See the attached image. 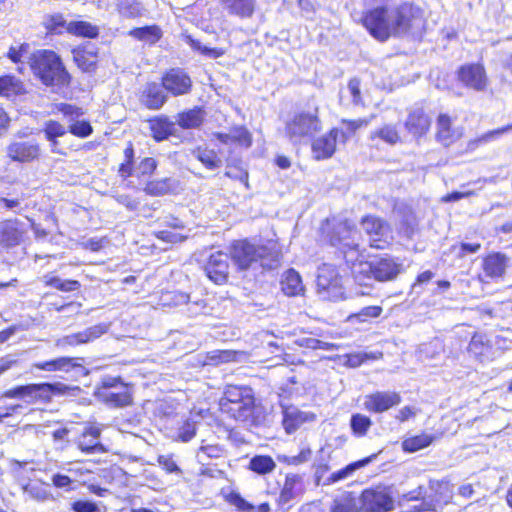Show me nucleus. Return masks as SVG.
<instances>
[{
  "mask_svg": "<svg viewBox=\"0 0 512 512\" xmlns=\"http://www.w3.org/2000/svg\"><path fill=\"white\" fill-rule=\"evenodd\" d=\"M230 258L231 256L222 251H215L207 258L204 264V271L207 277L215 284L221 285L227 282Z\"/></svg>",
  "mask_w": 512,
  "mask_h": 512,
  "instance_id": "nucleus-10",
  "label": "nucleus"
},
{
  "mask_svg": "<svg viewBox=\"0 0 512 512\" xmlns=\"http://www.w3.org/2000/svg\"><path fill=\"white\" fill-rule=\"evenodd\" d=\"M229 14L249 18L255 10L256 0H220Z\"/></svg>",
  "mask_w": 512,
  "mask_h": 512,
  "instance_id": "nucleus-29",
  "label": "nucleus"
},
{
  "mask_svg": "<svg viewBox=\"0 0 512 512\" xmlns=\"http://www.w3.org/2000/svg\"><path fill=\"white\" fill-rule=\"evenodd\" d=\"M196 435V427L194 422L186 421L179 429L178 438L182 442L190 441Z\"/></svg>",
  "mask_w": 512,
  "mask_h": 512,
  "instance_id": "nucleus-57",
  "label": "nucleus"
},
{
  "mask_svg": "<svg viewBox=\"0 0 512 512\" xmlns=\"http://www.w3.org/2000/svg\"><path fill=\"white\" fill-rule=\"evenodd\" d=\"M223 453L222 448L219 445H202L199 448L197 457L199 461H204L205 458H219Z\"/></svg>",
  "mask_w": 512,
  "mask_h": 512,
  "instance_id": "nucleus-52",
  "label": "nucleus"
},
{
  "mask_svg": "<svg viewBox=\"0 0 512 512\" xmlns=\"http://www.w3.org/2000/svg\"><path fill=\"white\" fill-rule=\"evenodd\" d=\"M6 155L13 162L30 163L40 158L41 147L35 141L14 140L7 145Z\"/></svg>",
  "mask_w": 512,
  "mask_h": 512,
  "instance_id": "nucleus-11",
  "label": "nucleus"
},
{
  "mask_svg": "<svg viewBox=\"0 0 512 512\" xmlns=\"http://www.w3.org/2000/svg\"><path fill=\"white\" fill-rule=\"evenodd\" d=\"M376 457V455H372L369 457H366L362 460L353 462L349 465H347L345 468H342L338 470L337 472H334L330 475L329 481L334 483L343 479H346L349 477L352 473H354L356 470L368 465L372 460Z\"/></svg>",
  "mask_w": 512,
  "mask_h": 512,
  "instance_id": "nucleus-41",
  "label": "nucleus"
},
{
  "mask_svg": "<svg viewBox=\"0 0 512 512\" xmlns=\"http://www.w3.org/2000/svg\"><path fill=\"white\" fill-rule=\"evenodd\" d=\"M312 451L309 447H303L299 454L287 457V463L290 465H299L310 460Z\"/></svg>",
  "mask_w": 512,
  "mask_h": 512,
  "instance_id": "nucleus-61",
  "label": "nucleus"
},
{
  "mask_svg": "<svg viewBox=\"0 0 512 512\" xmlns=\"http://www.w3.org/2000/svg\"><path fill=\"white\" fill-rule=\"evenodd\" d=\"M128 34L137 40L149 44L156 43L162 37L161 29L156 25L134 28Z\"/></svg>",
  "mask_w": 512,
  "mask_h": 512,
  "instance_id": "nucleus-37",
  "label": "nucleus"
},
{
  "mask_svg": "<svg viewBox=\"0 0 512 512\" xmlns=\"http://www.w3.org/2000/svg\"><path fill=\"white\" fill-rule=\"evenodd\" d=\"M204 116L200 109H191L177 116V123L184 129L198 128L203 122Z\"/></svg>",
  "mask_w": 512,
  "mask_h": 512,
  "instance_id": "nucleus-38",
  "label": "nucleus"
},
{
  "mask_svg": "<svg viewBox=\"0 0 512 512\" xmlns=\"http://www.w3.org/2000/svg\"><path fill=\"white\" fill-rule=\"evenodd\" d=\"M431 120L421 108L413 109L409 112L405 121V127L409 133L415 137H420L429 130Z\"/></svg>",
  "mask_w": 512,
  "mask_h": 512,
  "instance_id": "nucleus-22",
  "label": "nucleus"
},
{
  "mask_svg": "<svg viewBox=\"0 0 512 512\" xmlns=\"http://www.w3.org/2000/svg\"><path fill=\"white\" fill-rule=\"evenodd\" d=\"M125 161L120 165L118 173L122 178H127L132 175V163L134 158V149L132 144L124 150Z\"/></svg>",
  "mask_w": 512,
  "mask_h": 512,
  "instance_id": "nucleus-51",
  "label": "nucleus"
},
{
  "mask_svg": "<svg viewBox=\"0 0 512 512\" xmlns=\"http://www.w3.org/2000/svg\"><path fill=\"white\" fill-rule=\"evenodd\" d=\"M225 175L231 179L239 180L248 187V172L237 166H227Z\"/></svg>",
  "mask_w": 512,
  "mask_h": 512,
  "instance_id": "nucleus-54",
  "label": "nucleus"
},
{
  "mask_svg": "<svg viewBox=\"0 0 512 512\" xmlns=\"http://www.w3.org/2000/svg\"><path fill=\"white\" fill-rule=\"evenodd\" d=\"M316 420V414L310 411H302L295 406L283 408L282 425L286 433L292 434L303 424Z\"/></svg>",
  "mask_w": 512,
  "mask_h": 512,
  "instance_id": "nucleus-19",
  "label": "nucleus"
},
{
  "mask_svg": "<svg viewBox=\"0 0 512 512\" xmlns=\"http://www.w3.org/2000/svg\"><path fill=\"white\" fill-rule=\"evenodd\" d=\"M362 229L369 236L370 246L384 249L391 239L390 225L375 216H366L361 221Z\"/></svg>",
  "mask_w": 512,
  "mask_h": 512,
  "instance_id": "nucleus-8",
  "label": "nucleus"
},
{
  "mask_svg": "<svg viewBox=\"0 0 512 512\" xmlns=\"http://www.w3.org/2000/svg\"><path fill=\"white\" fill-rule=\"evenodd\" d=\"M374 279L380 282L390 281L397 277L401 271V264L392 258L373 260Z\"/></svg>",
  "mask_w": 512,
  "mask_h": 512,
  "instance_id": "nucleus-24",
  "label": "nucleus"
},
{
  "mask_svg": "<svg viewBox=\"0 0 512 512\" xmlns=\"http://www.w3.org/2000/svg\"><path fill=\"white\" fill-rule=\"evenodd\" d=\"M330 512H360L358 501L353 492H343L334 498Z\"/></svg>",
  "mask_w": 512,
  "mask_h": 512,
  "instance_id": "nucleus-33",
  "label": "nucleus"
},
{
  "mask_svg": "<svg viewBox=\"0 0 512 512\" xmlns=\"http://www.w3.org/2000/svg\"><path fill=\"white\" fill-rule=\"evenodd\" d=\"M320 130L321 121L318 116V108L294 114L285 125V135L293 144L301 143Z\"/></svg>",
  "mask_w": 512,
  "mask_h": 512,
  "instance_id": "nucleus-5",
  "label": "nucleus"
},
{
  "mask_svg": "<svg viewBox=\"0 0 512 512\" xmlns=\"http://www.w3.org/2000/svg\"><path fill=\"white\" fill-rule=\"evenodd\" d=\"M157 167V162L154 158H144L137 167L139 175H151Z\"/></svg>",
  "mask_w": 512,
  "mask_h": 512,
  "instance_id": "nucleus-64",
  "label": "nucleus"
},
{
  "mask_svg": "<svg viewBox=\"0 0 512 512\" xmlns=\"http://www.w3.org/2000/svg\"><path fill=\"white\" fill-rule=\"evenodd\" d=\"M141 103L151 110L160 109L167 100L162 87L157 83H148L142 92Z\"/></svg>",
  "mask_w": 512,
  "mask_h": 512,
  "instance_id": "nucleus-25",
  "label": "nucleus"
},
{
  "mask_svg": "<svg viewBox=\"0 0 512 512\" xmlns=\"http://www.w3.org/2000/svg\"><path fill=\"white\" fill-rule=\"evenodd\" d=\"M401 396L394 391H377L365 396L364 408L370 412L383 413L400 404Z\"/></svg>",
  "mask_w": 512,
  "mask_h": 512,
  "instance_id": "nucleus-14",
  "label": "nucleus"
},
{
  "mask_svg": "<svg viewBox=\"0 0 512 512\" xmlns=\"http://www.w3.org/2000/svg\"><path fill=\"white\" fill-rule=\"evenodd\" d=\"M101 429L95 425L86 426L77 441L78 448L86 454H101L107 449L99 441Z\"/></svg>",
  "mask_w": 512,
  "mask_h": 512,
  "instance_id": "nucleus-20",
  "label": "nucleus"
},
{
  "mask_svg": "<svg viewBox=\"0 0 512 512\" xmlns=\"http://www.w3.org/2000/svg\"><path fill=\"white\" fill-rule=\"evenodd\" d=\"M56 368L57 371L68 372L73 368L81 367V364L76 362L75 358L70 357H60L56 359Z\"/></svg>",
  "mask_w": 512,
  "mask_h": 512,
  "instance_id": "nucleus-63",
  "label": "nucleus"
},
{
  "mask_svg": "<svg viewBox=\"0 0 512 512\" xmlns=\"http://www.w3.org/2000/svg\"><path fill=\"white\" fill-rule=\"evenodd\" d=\"M421 17V11L410 3L392 7H378L369 11L363 24L370 34L379 41L399 37L408 33Z\"/></svg>",
  "mask_w": 512,
  "mask_h": 512,
  "instance_id": "nucleus-1",
  "label": "nucleus"
},
{
  "mask_svg": "<svg viewBox=\"0 0 512 512\" xmlns=\"http://www.w3.org/2000/svg\"><path fill=\"white\" fill-rule=\"evenodd\" d=\"M43 132L47 140H52L54 138L64 136L67 132V129L61 123L54 120H49L45 122Z\"/></svg>",
  "mask_w": 512,
  "mask_h": 512,
  "instance_id": "nucleus-50",
  "label": "nucleus"
},
{
  "mask_svg": "<svg viewBox=\"0 0 512 512\" xmlns=\"http://www.w3.org/2000/svg\"><path fill=\"white\" fill-rule=\"evenodd\" d=\"M193 157L199 160L207 169L215 170L222 166V160L217 152L206 146H198L191 151Z\"/></svg>",
  "mask_w": 512,
  "mask_h": 512,
  "instance_id": "nucleus-31",
  "label": "nucleus"
},
{
  "mask_svg": "<svg viewBox=\"0 0 512 512\" xmlns=\"http://www.w3.org/2000/svg\"><path fill=\"white\" fill-rule=\"evenodd\" d=\"M371 426L372 421L368 416L359 413L352 415L350 427L357 437L365 436Z\"/></svg>",
  "mask_w": 512,
  "mask_h": 512,
  "instance_id": "nucleus-45",
  "label": "nucleus"
},
{
  "mask_svg": "<svg viewBox=\"0 0 512 512\" xmlns=\"http://www.w3.org/2000/svg\"><path fill=\"white\" fill-rule=\"evenodd\" d=\"M150 130L156 141H162L175 133V123L167 117H157L150 120Z\"/></svg>",
  "mask_w": 512,
  "mask_h": 512,
  "instance_id": "nucleus-30",
  "label": "nucleus"
},
{
  "mask_svg": "<svg viewBox=\"0 0 512 512\" xmlns=\"http://www.w3.org/2000/svg\"><path fill=\"white\" fill-rule=\"evenodd\" d=\"M369 139L371 141L380 139L386 144L394 146L401 141V136L395 124H384L380 128L373 130L369 135Z\"/></svg>",
  "mask_w": 512,
  "mask_h": 512,
  "instance_id": "nucleus-34",
  "label": "nucleus"
},
{
  "mask_svg": "<svg viewBox=\"0 0 512 512\" xmlns=\"http://www.w3.org/2000/svg\"><path fill=\"white\" fill-rule=\"evenodd\" d=\"M248 467L257 474L265 475L275 470L276 463L270 456L256 455L251 458Z\"/></svg>",
  "mask_w": 512,
  "mask_h": 512,
  "instance_id": "nucleus-39",
  "label": "nucleus"
},
{
  "mask_svg": "<svg viewBox=\"0 0 512 512\" xmlns=\"http://www.w3.org/2000/svg\"><path fill=\"white\" fill-rule=\"evenodd\" d=\"M99 396L103 402L112 407H125L132 403V395L124 386L118 392L102 390L99 392Z\"/></svg>",
  "mask_w": 512,
  "mask_h": 512,
  "instance_id": "nucleus-32",
  "label": "nucleus"
},
{
  "mask_svg": "<svg viewBox=\"0 0 512 512\" xmlns=\"http://www.w3.org/2000/svg\"><path fill=\"white\" fill-rule=\"evenodd\" d=\"M228 502L235 507H237L241 511L250 512L254 510V506L248 503L244 498L240 496L238 493H230L227 497Z\"/></svg>",
  "mask_w": 512,
  "mask_h": 512,
  "instance_id": "nucleus-55",
  "label": "nucleus"
},
{
  "mask_svg": "<svg viewBox=\"0 0 512 512\" xmlns=\"http://www.w3.org/2000/svg\"><path fill=\"white\" fill-rule=\"evenodd\" d=\"M162 86L174 96L184 95L192 88L191 78L181 69H171L162 78Z\"/></svg>",
  "mask_w": 512,
  "mask_h": 512,
  "instance_id": "nucleus-15",
  "label": "nucleus"
},
{
  "mask_svg": "<svg viewBox=\"0 0 512 512\" xmlns=\"http://www.w3.org/2000/svg\"><path fill=\"white\" fill-rule=\"evenodd\" d=\"M33 73L47 86H66L70 75L60 57L50 50H38L29 57Z\"/></svg>",
  "mask_w": 512,
  "mask_h": 512,
  "instance_id": "nucleus-3",
  "label": "nucleus"
},
{
  "mask_svg": "<svg viewBox=\"0 0 512 512\" xmlns=\"http://www.w3.org/2000/svg\"><path fill=\"white\" fill-rule=\"evenodd\" d=\"M462 136L459 128L452 126L451 118L446 114H440L437 119V140L445 146H449Z\"/></svg>",
  "mask_w": 512,
  "mask_h": 512,
  "instance_id": "nucleus-23",
  "label": "nucleus"
},
{
  "mask_svg": "<svg viewBox=\"0 0 512 512\" xmlns=\"http://www.w3.org/2000/svg\"><path fill=\"white\" fill-rule=\"evenodd\" d=\"M66 29L71 34L88 38H95L99 34V30L96 26L85 21L70 22Z\"/></svg>",
  "mask_w": 512,
  "mask_h": 512,
  "instance_id": "nucleus-42",
  "label": "nucleus"
},
{
  "mask_svg": "<svg viewBox=\"0 0 512 512\" xmlns=\"http://www.w3.org/2000/svg\"><path fill=\"white\" fill-rule=\"evenodd\" d=\"M346 362L345 364L349 367L356 368L360 366L362 363H364L367 359H376L375 356H370L367 353H352L346 355Z\"/></svg>",
  "mask_w": 512,
  "mask_h": 512,
  "instance_id": "nucleus-59",
  "label": "nucleus"
},
{
  "mask_svg": "<svg viewBox=\"0 0 512 512\" xmlns=\"http://www.w3.org/2000/svg\"><path fill=\"white\" fill-rule=\"evenodd\" d=\"M383 309L381 306H367L362 308L355 317L360 321H366L368 318H377L381 315Z\"/></svg>",
  "mask_w": 512,
  "mask_h": 512,
  "instance_id": "nucleus-56",
  "label": "nucleus"
},
{
  "mask_svg": "<svg viewBox=\"0 0 512 512\" xmlns=\"http://www.w3.org/2000/svg\"><path fill=\"white\" fill-rule=\"evenodd\" d=\"M179 189L180 181L172 177H167L148 182L144 191L151 196H162L169 193H176Z\"/></svg>",
  "mask_w": 512,
  "mask_h": 512,
  "instance_id": "nucleus-28",
  "label": "nucleus"
},
{
  "mask_svg": "<svg viewBox=\"0 0 512 512\" xmlns=\"http://www.w3.org/2000/svg\"><path fill=\"white\" fill-rule=\"evenodd\" d=\"M347 91L349 92V94L352 98L353 104L359 105L362 103L359 79H357V78L351 79L348 83Z\"/></svg>",
  "mask_w": 512,
  "mask_h": 512,
  "instance_id": "nucleus-60",
  "label": "nucleus"
},
{
  "mask_svg": "<svg viewBox=\"0 0 512 512\" xmlns=\"http://www.w3.org/2000/svg\"><path fill=\"white\" fill-rule=\"evenodd\" d=\"M220 409L238 421H246L255 405L253 391L248 386L228 385L219 402Z\"/></svg>",
  "mask_w": 512,
  "mask_h": 512,
  "instance_id": "nucleus-4",
  "label": "nucleus"
},
{
  "mask_svg": "<svg viewBox=\"0 0 512 512\" xmlns=\"http://www.w3.org/2000/svg\"><path fill=\"white\" fill-rule=\"evenodd\" d=\"M233 143H237L246 148L252 145V135L243 126H235L230 129Z\"/></svg>",
  "mask_w": 512,
  "mask_h": 512,
  "instance_id": "nucleus-47",
  "label": "nucleus"
},
{
  "mask_svg": "<svg viewBox=\"0 0 512 512\" xmlns=\"http://www.w3.org/2000/svg\"><path fill=\"white\" fill-rule=\"evenodd\" d=\"M351 271L356 282L360 285L365 284L366 280L374 278L373 260L355 262L352 264Z\"/></svg>",
  "mask_w": 512,
  "mask_h": 512,
  "instance_id": "nucleus-40",
  "label": "nucleus"
},
{
  "mask_svg": "<svg viewBox=\"0 0 512 512\" xmlns=\"http://www.w3.org/2000/svg\"><path fill=\"white\" fill-rule=\"evenodd\" d=\"M459 79L465 86L477 91L484 90L487 85L486 73L484 67L480 64L461 67Z\"/></svg>",
  "mask_w": 512,
  "mask_h": 512,
  "instance_id": "nucleus-21",
  "label": "nucleus"
},
{
  "mask_svg": "<svg viewBox=\"0 0 512 512\" xmlns=\"http://www.w3.org/2000/svg\"><path fill=\"white\" fill-rule=\"evenodd\" d=\"M317 287L324 299L336 301L343 298L341 278L337 269L332 265L324 264L319 268Z\"/></svg>",
  "mask_w": 512,
  "mask_h": 512,
  "instance_id": "nucleus-6",
  "label": "nucleus"
},
{
  "mask_svg": "<svg viewBox=\"0 0 512 512\" xmlns=\"http://www.w3.org/2000/svg\"><path fill=\"white\" fill-rule=\"evenodd\" d=\"M52 484L61 489H65L66 491L73 490L72 484L74 481L67 475L64 474H54L51 478Z\"/></svg>",
  "mask_w": 512,
  "mask_h": 512,
  "instance_id": "nucleus-58",
  "label": "nucleus"
},
{
  "mask_svg": "<svg viewBox=\"0 0 512 512\" xmlns=\"http://www.w3.org/2000/svg\"><path fill=\"white\" fill-rule=\"evenodd\" d=\"M433 441V437L428 434H420L414 437L407 438L403 441L402 447L405 451L416 452L429 446Z\"/></svg>",
  "mask_w": 512,
  "mask_h": 512,
  "instance_id": "nucleus-44",
  "label": "nucleus"
},
{
  "mask_svg": "<svg viewBox=\"0 0 512 512\" xmlns=\"http://www.w3.org/2000/svg\"><path fill=\"white\" fill-rule=\"evenodd\" d=\"M20 236L17 221L6 220L0 222V243L5 246H14L18 244Z\"/></svg>",
  "mask_w": 512,
  "mask_h": 512,
  "instance_id": "nucleus-36",
  "label": "nucleus"
},
{
  "mask_svg": "<svg viewBox=\"0 0 512 512\" xmlns=\"http://www.w3.org/2000/svg\"><path fill=\"white\" fill-rule=\"evenodd\" d=\"M302 478L298 474H288L277 498V505L283 511L291 507V502L302 493Z\"/></svg>",
  "mask_w": 512,
  "mask_h": 512,
  "instance_id": "nucleus-18",
  "label": "nucleus"
},
{
  "mask_svg": "<svg viewBox=\"0 0 512 512\" xmlns=\"http://www.w3.org/2000/svg\"><path fill=\"white\" fill-rule=\"evenodd\" d=\"M108 330V324L99 323L97 325L88 327L83 331L63 336L56 340L55 345L58 348H66L69 346L74 347L78 345L87 344L100 338L102 335L107 333Z\"/></svg>",
  "mask_w": 512,
  "mask_h": 512,
  "instance_id": "nucleus-12",
  "label": "nucleus"
},
{
  "mask_svg": "<svg viewBox=\"0 0 512 512\" xmlns=\"http://www.w3.org/2000/svg\"><path fill=\"white\" fill-rule=\"evenodd\" d=\"M118 11L127 18H135L141 14V8L136 0H121L118 4Z\"/></svg>",
  "mask_w": 512,
  "mask_h": 512,
  "instance_id": "nucleus-49",
  "label": "nucleus"
},
{
  "mask_svg": "<svg viewBox=\"0 0 512 512\" xmlns=\"http://www.w3.org/2000/svg\"><path fill=\"white\" fill-rule=\"evenodd\" d=\"M186 42L190 45L193 50H196L206 57L211 59H217L225 54V50L222 48H209L191 36L186 37Z\"/></svg>",
  "mask_w": 512,
  "mask_h": 512,
  "instance_id": "nucleus-46",
  "label": "nucleus"
},
{
  "mask_svg": "<svg viewBox=\"0 0 512 512\" xmlns=\"http://www.w3.org/2000/svg\"><path fill=\"white\" fill-rule=\"evenodd\" d=\"M282 291L288 296L299 295L304 287L298 272L290 269L285 272L281 280Z\"/></svg>",
  "mask_w": 512,
  "mask_h": 512,
  "instance_id": "nucleus-35",
  "label": "nucleus"
},
{
  "mask_svg": "<svg viewBox=\"0 0 512 512\" xmlns=\"http://www.w3.org/2000/svg\"><path fill=\"white\" fill-rule=\"evenodd\" d=\"M81 389L61 382L29 384V399L51 401L53 396H77Z\"/></svg>",
  "mask_w": 512,
  "mask_h": 512,
  "instance_id": "nucleus-7",
  "label": "nucleus"
},
{
  "mask_svg": "<svg viewBox=\"0 0 512 512\" xmlns=\"http://www.w3.org/2000/svg\"><path fill=\"white\" fill-rule=\"evenodd\" d=\"M74 512H98L96 503L87 500H78L71 504Z\"/></svg>",
  "mask_w": 512,
  "mask_h": 512,
  "instance_id": "nucleus-62",
  "label": "nucleus"
},
{
  "mask_svg": "<svg viewBox=\"0 0 512 512\" xmlns=\"http://www.w3.org/2000/svg\"><path fill=\"white\" fill-rule=\"evenodd\" d=\"M178 304H187L188 311L194 315L200 314L206 308V302L203 299H198L195 301L190 300V296L184 293H179L176 295Z\"/></svg>",
  "mask_w": 512,
  "mask_h": 512,
  "instance_id": "nucleus-48",
  "label": "nucleus"
},
{
  "mask_svg": "<svg viewBox=\"0 0 512 512\" xmlns=\"http://www.w3.org/2000/svg\"><path fill=\"white\" fill-rule=\"evenodd\" d=\"M374 118V115H371L369 118L356 119V120H347L342 119V124L345 125V130H340V137L342 141L345 142L347 139L352 136L358 129L367 127L371 120Z\"/></svg>",
  "mask_w": 512,
  "mask_h": 512,
  "instance_id": "nucleus-43",
  "label": "nucleus"
},
{
  "mask_svg": "<svg viewBox=\"0 0 512 512\" xmlns=\"http://www.w3.org/2000/svg\"><path fill=\"white\" fill-rule=\"evenodd\" d=\"M356 234V229L348 221L339 222L332 231L330 243L332 246L339 247L348 258L347 253L357 251L358 244L352 239Z\"/></svg>",
  "mask_w": 512,
  "mask_h": 512,
  "instance_id": "nucleus-13",
  "label": "nucleus"
},
{
  "mask_svg": "<svg viewBox=\"0 0 512 512\" xmlns=\"http://www.w3.org/2000/svg\"><path fill=\"white\" fill-rule=\"evenodd\" d=\"M73 58L77 66L84 72H93L98 62L97 52L91 45L73 50Z\"/></svg>",
  "mask_w": 512,
  "mask_h": 512,
  "instance_id": "nucleus-27",
  "label": "nucleus"
},
{
  "mask_svg": "<svg viewBox=\"0 0 512 512\" xmlns=\"http://www.w3.org/2000/svg\"><path fill=\"white\" fill-rule=\"evenodd\" d=\"M340 137V130L331 129L327 134L312 142V156L315 160H325L333 156L336 151V143Z\"/></svg>",
  "mask_w": 512,
  "mask_h": 512,
  "instance_id": "nucleus-17",
  "label": "nucleus"
},
{
  "mask_svg": "<svg viewBox=\"0 0 512 512\" xmlns=\"http://www.w3.org/2000/svg\"><path fill=\"white\" fill-rule=\"evenodd\" d=\"M69 131L77 137L85 138L92 133L93 129L87 121H75L69 126Z\"/></svg>",
  "mask_w": 512,
  "mask_h": 512,
  "instance_id": "nucleus-53",
  "label": "nucleus"
},
{
  "mask_svg": "<svg viewBox=\"0 0 512 512\" xmlns=\"http://www.w3.org/2000/svg\"><path fill=\"white\" fill-rule=\"evenodd\" d=\"M468 354L481 363L492 361L495 357V349L486 334L475 333L467 347Z\"/></svg>",
  "mask_w": 512,
  "mask_h": 512,
  "instance_id": "nucleus-16",
  "label": "nucleus"
},
{
  "mask_svg": "<svg viewBox=\"0 0 512 512\" xmlns=\"http://www.w3.org/2000/svg\"><path fill=\"white\" fill-rule=\"evenodd\" d=\"M231 259L240 270H247L257 262L264 269H274L279 264L280 255L275 246L256 245L242 240L232 245Z\"/></svg>",
  "mask_w": 512,
  "mask_h": 512,
  "instance_id": "nucleus-2",
  "label": "nucleus"
},
{
  "mask_svg": "<svg viewBox=\"0 0 512 512\" xmlns=\"http://www.w3.org/2000/svg\"><path fill=\"white\" fill-rule=\"evenodd\" d=\"M360 500L364 512H388L394 507V501L385 487L364 490Z\"/></svg>",
  "mask_w": 512,
  "mask_h": 512,
  "instance_id": "nucleus-9",
  "label": "nucleus"
},
{
  "mask_svg": "<svg viewBox=\"0 0 512 512\" xmlns=\"http://www.w3.org/2000/svg\"><path fill=\"white\" fill-rule=\"evenodd\" d=\"M508 266V258L501 253L489 254L483 260V271L491 279L502 278Z\"/></svg>",
  "mask_w": 512,
  "mask_h": 512,
  "instance_id": "nucleus-26",
  "label": "nucleus"
}]
</instances>
